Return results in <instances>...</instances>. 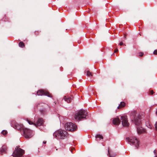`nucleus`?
<instances>
[{
  "instance_id": "obj_1",
  "label": "nucleus",
  "mask_w": 157,
  "mask_h": 157,
  "mask_svg": "<svg viewBox=\"0 0 157 157\" xmlns=\"http://www.w3.org/2000/svg\"><path fill=\"white\" fill-rule=\"evenodd\" d=\"M130 116L132 121L136 125L140 126L137 127V131L139 133H142L145 132V130L142 127H140L141 124V116L137 113L135 110L132 111L131 113Z\"/></svg>"
},
{
  "instance_id": "obj_2",
  "label": "nucleus",
  "mask_w": 157,
  "mask_h": 157,
  "mask_svg": "<svg viewBox=\"0 0 157 157\" xmlns=\"http://www.w3.org/2000/svg\"><path fill=\"white\" fill-rule=\"evenodd\" d=\"M67 132L65 130H59L56 131L53 134L54 137L58 139H64L67 137Z\"/></svg>"
},
{
  "instance_id": "obj_3",
  "label": "nucleus",
  "mask_w": 157,
  "mask_h": 157,
  "mask_svg": "<svg viewBox=\"0 0 157 157\" xmlns=\"http://www.w3.org/2000/svg\"><path fill=\"white\" fill-rule=\"evenodd\" d=\"M87 113L85 110L81 109L75 115V118L77 120H80L82 119L85 118L86 116Z\"/></svg>"
},
{
  "instance_id": "obj_4",
  "label": "nucleus",
  "mask_w": 157,
  "mask_h": 157,
  "mask_svg": "<svg viewBox=\"0 0 157 157\" xmlns=\"http://www.w3.org/2000/svg\"><path fill=\"white\" fill-rule=\"evenodd\" d=\"M24 153V151L19 148V146H17L12 155L13 157H21Z\"/></svg>"
},
{
  "instance_id": "obj_5",
  "label": "nucleus",
  "mask_w": 157,
  "mask_h": 157,
  "mask_svg": "<svg viewBox=\"0 0 157 157\" xmlns=\"http://www.w3.org/2000/svg\"><path fill=\"white\" fill-rule=\"evenodd\" d=\"M64 126L66 130L71 132L74 131L77 128L76 125L71 122L66 123Z\"/></svg>"
},
{
  "instance_id": "obj_6",
  "label": "nucleus",
  "mask_w": 157,
  "mask_h": 157,
  "mask_svg": "<svg viewBox=\"0 0 157 157\" xmlns=\"http://www.w3.org/2000/svg\"><path fill=\"white\" fill-rule=\"evenodd\" d=\"M126 140L131 144L135 145L136 148L139 146V141L135 137L130 136L126 138Z\"/></svg>"
},
{
  "instance_id": "obj_7",
  "label": "nucleus",
  "mask_w": 157,
  "mask_h": 157,
  "mask_svg": "<svg viewBox=\"0 0 157 157\" xmlns=\"http://www.w3.org/2000/svg\"><path fill=\"white\" fill-rule=\"evenodd\" d=\"M23 136L26 138H30L33 136L32 131L27 128L23 129Z\"/></svg>"
},
{
  "instance_id": "obj_8",
  "label": "nucleus",
  "mask_w": 157,
  "mask_h": 157,
  "mask_svg": "<svg viewBox=\"0 0 157 157\" xmlns=\"http://www.w3.org/2000/svg\"><path fill=\"white\" fill-rule=\"evenodd\" d=\"M27 121L29 124H33L36 127L42 125L44 122L43 119L41 118H39L38 119L36 122V124L33 121H30L28 120H27Z\"/></svg>"
},
{
  "instance_id": "obj_9",
  "label": "nucleus",
  "mask_w": 157,
  "mask_h": 157,
  "mask_svg": "<svg viewBox=\"0 0 157 157\" xmlns=\"http://www.w3.org/2000/svg\"><path fill=\"white\" fill-rule=\"evenodd\" d=\"M121 120L122 124L123 126H128L129 124L126 116L124 115L121 116Z\"/></svg>"
},
{
  "instance_id": "obj_10",
  "label": "nucleus",
  "mask_w": 157,
  "mask_h": 157,
  "mask_svg": "<svg viewBox=\"0 0 157 157\" xmlns=\"http://www.w3.org/2000/svg\"><path fill=\"white\" fill-rule=\"evenodd\" d=\"M37 95L39 96L45 95L48 97H51V94L47 91H44L43 90L38 91L37 93Z\"/></svg>"
},
{
  "instance_id": "obj_11",
  "label": "nucleus",
  "mask_w": 157,
  "mask_h": 157,
  "mask_svg": "<svg viewBox=\"0 0 157 157\" xmlns=\"http://www.w3.org/2000/svg\"><path fill=\"white\" fill-rule=\"evenodd\" d=\"M113 123L116 125H118L120 124L121 121L118 117L114 118L113 120Z\"/></svg>"
},
{
  "instance_id": "obj_12",
  "label": "nucleus",
  "mask_w": 157,
  "mask_h": 157,
  "mask_svg": "<svg viewBox=\"0 0 157 157\" xmlns=\"http://www.w3.org/2000/svg\"><path fill=\"white\" fill-rule=\"evenodd\" d=\"M15 127L18 130H22L23 131V129L25 128L23 125L21 124H16Z\"/></svg>"
},
{
  "instance_id": "obj_13",
  "label": "nucleus",
  "mask_w": 157,
  "mask_h": 157,
  "mask_svg": "<svg viewBox=\"0 0 157 157\" xmlns=\"http://www.w3.org/2000/svg\"><path fill=\"white\" fill-rule=\"evenodd\" d=\"M7 149V147L5 145L3 146L0 149V152L1 154L5 152L6 151Z\"/></svg>"
},
{
  "instance_id": "obj_14",
  "label": "nucleus",
  "mask_w": 157,
  "mask_h": 157,
  "mask_svg": "<svg viewBox=\"0 0 157 157\" xmlns=\"http://www.w3.org/2000/svg\"><path fill=\"white\" fill-rule=\"evenodd\" d=\"M64 100L65 101H67V102L69 103L71 101L72 99L71 98H67L65 97L64 98Z\"/></svg>"
},
{
  "instance_id": "obj_15",
  "label": "nucleus",
  "mask_w": 157,
  "mask_h": 157,
  "mask_svg": "<svg viewBox=\"0 0 157 157\" xmlns=\"http://www.w3.org/2000/svg\"><path fill=\"white\" fill-rule=\"evenodd\" d=\"M125 105V103L124 102H121L120 104L117 107V108L119 109V107H124Z\"/></svg>"
},
{
  "instance_id": "obj_16",
  "label": "nucleus",
  "mask_w": 157,
  "mask_h": 157,
  "mask_svg": "<svg viewBox=\"0 0 157 157\" xmlns=\"http://www.w3.org/2000/svg\"><path fill=\"white\" fill-rule=\"evenodd\" d=\"M86 75L87 76H89L90 77H91L92 76V75L91 73L89 71H88L86 72Z\"/></svg>"
},
{
  "instance_id": "obj_17",
  "label": "nucleus",
  "mask_w": 157,
  "mask_h": 157,
  "mask_svg": "<svg viewBox=\"0 0 157 157\" xmlns=\"http://www.w3.org/2000/svg\"><path fill=\"white\" fill-rule=\"evenodd\" d=\"M96 138H99L101 139H103V137L101 135L98 134L96 136H95Z\"/></svg>"
},
{
  "instance_id": "obj_18",
  "label": "nucleus",
  "mask_w": 157,
  "mask_h": 157,
  "mask_svg": "<svg viewBox=\"0 0 157 157\" xmlns=\"http://www.w3.org/2000/svg\"><path fill=\"white\" fill-rule=\"evenodd\" d=\"M19 45L20 47L23 48L25 46L24 43L22 42H20L19 43Z\"/></svg>"
},
{
  "instance_id": "obj_19",
  "label": "nucleus",
  "mask_w": 157,
  "mask_h": 157,
  "mask_svg": "<svg viewBox=\"0 0 157 157\" xmlns=\"http://www.w3.org/2000/svg\"><path fill=\"white\" fill-rule=\"evenodd\" d=\"M108 154L110 157H114L116 155V153H114L113 155L110 154L109 152V150H108Z\"/></svg>"
},
{
  "instance_id": "obj_20",
  "label": "nucleus",
  "mask_w": 157,
  "mask_h": 157,
  "mask_svg": "<svg viewBox=\"0 0 157 157\" xmlns=\"http://www.w3.org/2000/svg\"><path fill=\"white\" fill-rule=\"evenodd\" d=\"M146 125L147 126V127L150 128V129H151L152 128V126H151V125L148 123H147V124H146Z\"/></svg>"
},
{
  "instance_id": "obj_21",
  "label": "nucleus",
  "mask_w": 157,
  "mask_h": 157,
  "mask_svg": "<svg viewBox=\"0 0 157 157\" xmlns=\"http://www.w3.org/2000/svg\"><path fill=\"white\" fill-rule=\"evenodd\" d=\"M7 133V132L4 130H3L2 132V134L4 136L6 135Z\"/></svg>"
},
{
  "instance_id": "obj_22",
  "label": "nucleus",
  "mask_w": 157,
  "mask_h": 157,
  "mask_svg": "<svg viewBox=\"0 0 157 157\" xmlns=\"http://www.w3.org/2000/svg\"><path fill=\"white\" fill-rule=\"evenodd\" d=\"M154 153L155 155V157H157V156H156V151L155 150L154 151Z\"/></svg>"
},
{
  "instance_id": "obj_23",
  "label": "nucleus",
  "mask_w": 157,
  "mask_h": 157,
  "mask_svg": "<svg viewBox=\"0 0 157 157\" xmlns=\"http://www.w3.org/2000/svg\"><path fill=\"white\" fill-rule=\"evenodd\" d=\"M153 53L155 55H157V50H155L153 52Z\"/></svg>"
},
{
  "instance_id": "obj_24",
  "label": "nucleus",
  "mask_w": 157,
  "mask_h": 157,
  "mask_svg": "<svg viewBox=\"0 0 157 157\" xmlns=\"http://www.w3.org/2000/svg\"><path fill=\"white\" fill-rule=\"evenodd\" d=\"M155 129L156 130H157V123L156 122L155 124Z\"/></svg>"
},
{
  "instance_id": "obj_25",
  "label": "nucleus",
  "mask_w": 157,
  "mask_h": 157,
  "mask_svg": "<svg viewBox=\"0 0 157 157\" xmlns=\"http://www.w3.org/2000/svg\"><path fill=\"white\" fill-rule=\"evenodd\" d=\"M123 44L124 45V44H123V43L122 42H121L119 43V45L120 46H122V45H123Z\"/></svg>"
},
{
  "instance_id": "obj_26",
  "label": "nucleus",
  "mask_w": 157,
  "mask_h": 157,
  "mask_svg": "<svg viewBox=\"0 0 157 157\" xmlns=\"http://www.w3.org/2000/svg\"><path fill=\"white\" fill-rule=\"evenodd\" d=\"M143 53H140V55H139V56H143Z\"/></svg>"
},
{
  "instance_id": "obj_27",
  "label": "nucleus",
  "mask_w": 157,
  "mask_h": 157,
  "mask_svg": "<svg viewBox=\"0 0 157 157\" xmlns=\"http://www.w3.org/2000/svg\"><path fill=\"white\" fill-rule=\"evenodd\" d=\"M150 93L151 94H154V92L153 91H151L150 92Z\"/></svg>"
},
{
  "instance_id": "obj_28",
  "label": "nucleus",
  "mask_w": 157,
  "mask_h": 157,
  "mask_svg": "<svg viewBox=\"0 0 157 157\" xmlns=\"http://www.w3.org/2000/svg\"><path fill=\"white\" fill-rule=\"evenodd\" d=\"M118 51V49H116L115 50V51L114 52V53H115V52H117Z\"/></svg>"
},
{
  "instance_id": "obj_29",
  "label": "nucleus",
  "mask_w": 157,
  "mask_h": 157,
  "mask_svg": "<svg viewBox=\"0 0 157 157\" xmlns=\"http://www.w3.org/2000/svg\"><path fill=\"white\" fill-rule=\"evenodd\" d=\"M46 143V141H44L43 142V143L44 144H45Z\"/></svg>"
},
{
  "instance_id": "obj_30",
  "label": "nucleus",
  "mask_w": 157,
  "mask_h": 157,
  "mask_svg": "<svg viewBox=\"0 0 157 157\" xmlns=\"http://www.w3.org/2000/svg\"><path fill=\"white\" fill-rule=\"evenodd\" d=\"M156 114L157 115V108L156 109Z\"/></svg>"
},
{
  "instance_id": "obj_31",
  "label": "nucleus",
  "mask_w": 157,
  "mask_h": 157,
  "mask_svg": "<svg viewBox=\"0 0 157 157\" xmlns=\"http://www.w3.org/2000/svg\"><path fill=\"white\" fill-rule=\"evenodd\" d=\"M126 38V37H125V36H124V38Z\"/></svg>"
}]
</instances>
